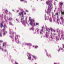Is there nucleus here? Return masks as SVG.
<instances>
[{
    "label": "nucleus",
    "instance_id": "f257e3e1",
    "mask_svg": "<svg viewBox=\"0 0 64 64\" xmlns=\"http://www.w3.org/2000/svg\"><path fill=\"white\" fill-rule=\"evenodd\" d=\"M46 3L47 5H49V6H48V9L47 13L48 14L49 12L50 13H51V10L50 9V8H51V7L52 6V4L50 3V2L49 1L46 2Z\"/></svg>",
    "mask_w": 64,
    "mask_h": 64
},
{
    "label": "nucleus",
    "instance_id": "f03ea898",
    "mask_svg": "<svg viewBox=\"0 0 64 64\" xmlns=\"http://www.w3.org/2000/svg\"><path fill=\"white\" fill-rule=\"evenodd\" d=\"M29 21H30V25H31L32 26H33V24H34V26H36V24L35 23V20L33 19H31V17H30L29 18Z\"/></svg>",
    "mask_w": 64,
    "mask_h": 64
},
{
    "label": "nucleus",
    "instance_id": "7ed1b4c3",
    "mask_svg": "<svg viewBox=\"0 0 64 64\" xmlns=\"http://www.w3.org/2000/svg\"><path fill=\"white\" fill-rule=\"evenodd\" d=\"M24 12L23 11L22 12H20L19 13V15L20 16H21L22 17L21 20V21H22V19H24V15H23V13H24Z\"/></svg>",
    "mask_w": 64,
    "mask_h": 64
},
{
    "label": "nucleus",
    "instance_id": "20e7f679",
    "mask_svg": "<svg viewBox=\"0 0 64 64\" xmlns=\"http://www.w3.org/2000/svg\"><path fill=\"white\" fill-rule=\"evenodd\" d=\"M4 23V22L2 21L1 23V26L0 25V27L1 28H2L3 26V24Z\"/></svg>",
    "mask_w": 64,
    "mask_h": 64
},
{
    "label": "nucleus",
    "instance_id": "39448f33",
    "mask_svg": "<svg viewBox=\"0 0 64 64\" xmlns=\"http://www.w3.org/2000/svg\"><path fill=\"white\" fill-rule=\"evenodd\" d=\"M61 38H63L62 39L64 40V34H62V35H61Z\"/></svg>",
    "mask_w": 64,
    "mask_h": 64
},
{
    "label": "nucleus",
    "instance_id": "423d86ee",
    "mask_svg": "<svg viewBox=\"0 0 64 64\" xmlns=\"http://www.w3.org/2000/svg\"><path fill=\"white\" fill-rule=\"evenodd\" d=\"M3 45L4 46H6V43L4 42V43H3Z\"/></svg>",
    "mask_w": 64,
    "mask_h": 64
},
{
    "label": "nucleus",
    "instance_id": "0eeeda50",
    "mask_svg": "<svg viewBox=\"0 0 64 64\" xmlns=\"http://www.w3.org/2000/svg\"><path fill=\"white\" fill-rule=\"evenodd\" d=\"M43 29L42 30H40V34H42V32H43Z\"/></svg>",
    "mask_w": 64,
    "mask_h": 64
},
{
    "label": "nucleus",
    "instance_id": "6e6552de",
    "mask_svg": "<svg viewBox=\"0 0 64 64\" xmlns=\"http://www.w3.org/2000/svg\"><path fill=\"white\" fill-rule=\"evenodd\" d=\"M28 59H29V60H31V57L30 56H28Z\"/></svg>",
    "mask_w": 64,
    "mask_h": 64
},
{
    "label": "nucleus",
    "instance_id": "1a4fd4ad",
    "mask_svg": "<svg viewBox=\"0 0 64 64\" xmlns=\"http://www.w3.org/2000/svg\"><path fill=\"white\" fill-rule=\"evenodd\" d=\"M48 30H49L48 31V32H50V29H49V28H48L47 29H46V31H48Z\"/></svg>",
    "mask_w": 64,
    "mask_h": 64
},
{
    "label": "nucleus",
    "instance_id": "9d476101",
    "mask_svg": "<svg viewBox=\"0 0 64 64\" xmlns=\"http://www.w3.org/2000/svg\"><path fill=\"white\" fill-rule=\"evenodd\" d=\"M55 15H57V17H58V12H57L55 14Z\"/></svg>",
    "mask_w": 64,
    "mask_h": 64
},
{
    "label": "nucleus",
    "instance_id": "9b49d317",
    "mask_svg": "<svg viewBox=\"0 0 64 64\" xmlns=\"http://www.w3.org/2000/svg\"><path fill=\"white\" fill-rule=\"evenodd\" d=\"M48 34H46V38H48Z\"/></svg>",
    "mask_w": 64,
    "mask_h": 64
},
{
    "label": "nucleus",
    "instance_id": "f8f14e48",
    "mask_svg": "<svg viewBox=\"0 0 64 64\" xmlns=\"http://www.w3.org/2000/svg\"><path fill=\"white\" fill-rule=\"evenodd\" d=\"M60 19L61 20H63V17L61 16L60 18Z\"/></svg>",
    "mask_w": 64,
    "mask_h": 64
},
{
    "label": "nucleus",
    "instance_id": "ddd939ff",
    "mask_svg": "<svg viewBox=\"0 0 64 64\" xmlns=\"http://www.w3.org/2000/svg\"><path fill=\"white\" fill-rule=\"evenodd\" d=\"M47 55L49 57H50V58H51V55H49V56H48V55L47 54Z\"/></svg>",
    "mask_w": 64,
    "mask_h": 64
},
{
    "label": "nucleus",
    "instance_id": "4468645a",
    "mask_svg": "<svg viewBox=\"0 0 64 64\" xmlns=\"http://www.w3.org/2000/svg\"><path fill=\"white\" fill-rule=\"evenodd\" d=\"M61 13H62V15H64V12H62V11H61Z\"/></svg>",
    "mask_w": 64,
    "mask_h": 64
},
{
    "label": "nucleus",
    "instance_id": "2eb2a0df",
    "mask_svg": "<svg viewBox=\"0 0 64 64\" xmlns=\"http://www.w3.org/2000/svg\"><path fill=\"white\" fill-rule=\"evenodd\" d=\"M60 4L62 6V5H63V2H60Z\"/></svg>",
    "mask_w": 64,
    "mask_h": 64
},
{
    "label": "nucleus",
    "instance_id": "dca6fc26",
    "mask_svg": "<svg viewBox=\"0 0 64 64\" xmlns=\"http://www.w3.org/2000/svg\"><path fill=\"white\" fill-rule=\"evenodd\" d=\"M4 33L3 34V35H5V32H4Z\"/></svg>",
    "mask_w": 64,
    "mask_h": 64
},
{
    "label": "nucleus",
    "instance_id": "f3484780",
    "mask_svg": "<svg viewBox=\"0 0 64 64\" xmlns=\"http://www.w3.org/2000/svg\"><path fill=\"white\" fill-rule=\"evenodd\" d=\"M1 49L2 50V51H3V48H2L0 46V49Z\"/></svg>",
    "mask_w": 64,
    "mask_h": 64
},
{
    "label": "nucleus",
    "instance_id": "a211bd4d",
    "mask_svg": "<svg viewBox=\"0 0 64 64\" xmlns=\"http://www.w3.org/2000/svg\"><path fill=\"white\" fill-rule=\"evenodd\" d=\"M5 12L6 13H7L8 12V10H6L5 11Z\"/></svg>",
    "mask_w": 64,
    "mask_h": 64
},
{
    "label": "nucleus",
    "instance_id": "6ab92c4d",
    "mask_svg": "<svg viewBox=\"0 0 64 64\" xmlns=\"http://www.w3.org/2000/svg\"><path fill=\"white\" fill-rule=\"evenodd\" d=\"M36 25H39V23H37V22H36Z\"/></svg>",
    "mask_w": 64,
    "mask_h": 64
},
{
    "label": "nucleus",
    "instance_id": "aec40b11",
    "mask_svg": "<svg viewBox=\"0 0 64 64\" xmlns=\"http://www.w3.org/2000/svg\"><path fill=\"white\" fill-rule=\"evenodd\" d=\"M2 34H1V33H0V37H2Z\"/></svg>",
    "mask_w": 64,
    "mask_h": 64
},
{
    "label": "nucleus",
    "instance_id": "412c9836",
    "mask_svg": "<svg viewBox=\"0 0 64 64\" xmlns=\"http://www.w3.org/2000/svg\"><path fill=\"white\" fill-rule=\"evenodd\" d=\"M25 45H29L30 44H25Z\"/></svg>",
    "mask_w": 64,
    "mask_h": 64
},
{
    "label": "nucleus",
    "instance_id": "4be33fe9",
    "mask_svg": "<svg viewBox=\"0 0 64 64\" xmlns=\"http://www.w3.org/2000/svg\"><path fill=\"white\" fill-rule=\"evenodd\" d=\"M3 41L2 40H0V43H2V42H3Z\"/></svg>",
    "mask_w": 64,
    "mask_h": 64
},
{
    "label": "nucleus",
    "instance_id": "5701e85b",
    "mask_svg": "<svg viewBox=\"0 0 64 64\" xmlns=\"http://www.w3.org/2000/svg\"><path fill=\"white\" fill-rule=\"evenodd\" d=\"M36 30H37V32H38V31H39V29L38 28H36Z\"/></svg>",
    "mask_w": 64,
    "mask_h": 64
},
{
    "label": "nucleus",
    "instance_id": "b1692460",
    "mask_svg": "<svg viewBox=\"0 0 64 64\" xmlns=\"http://www.w3.org/2000/svg\"><path fill=\"white\" fill-rule=\"evenodd\" d=\"M10 38H11L12 39H13V38L12 37V36H10Z\"/></svg>",
    "mask_w": 64,
    "mask_h": 64
},
{
    "label": "nucleus",
    "instance_id": "393cba45",
    "mask_svg": "<svg viewBox=\"0 0 64 64\" xmlns=\"http://www.w3.org/2000/svg\"><path fill=\"white\" fill-rule=\"evenodd\" d=\"M59 19H58L56 20V21H57V22H58V21H59Z\"/></svg>",
    "mask_w": 64,
    "mask_h": 64
},
{
    "label": "nucleus",
    "instance_id": "a878e982",
    "mask_svg": "<svg viewBox=\"0 0 64 64\" xmlns=\"http://www.w3.org/2000/svg\"><path fill=\"white\" fill-rule=\"evenodd\" d=\"M50 29L51 30V31H52V30H53V28H50Z\"/></svg>",
    "mask_w": 64,
    "mask_h": 64
},
{
    "label": "nucleus",
    "instance_id": "bb28decb",
    "mask_svg": "<svg viewBox=\"0 0 64 64\" xmlns=\"http://www.w3.org/2000/svg\"><path fill=\"white\" fill-rule=\"evenodd\" d=\"M38 48V46H36L35 47V48Z\"/></svg>",
    "mask_w": 64,
    "mask_h": 64
},
{
    "label": "nucleus",
    "instance_id": "cd10ccee",
    "mask_svg": "<svg viewBox=\"0 0 64 64\" xmlns=\"http://www.w3.org/2000/svg\"><path fill=\"white\" fill-rule=\"evenodd\" d=\"M50 22H52V20H51V19H50Z\"/></svg>",
    "mask_w": 64,
    "mask_h": 64
},
{
    "label": "nucleus",
    "instance_id": "c85d7f7f",
    "mask_svg": "<svg viewBox=\"0 0 64 64\" xmlns=\"http://www.w3.org/2000/svg\"><path fill=\"white\" fill-rule=\"evenodd\" d=\"M15 34V33L14 32H12V34Z\"/></svg>",
    "mask_w": 64,
    "mask_h": 64
},
{
    "label": "nucleus",
    "instance_id": "c756f323",
    "mask_svg": "<svg viewBox=\"0 0 64 64\" xmlns=\"http://www.w3.org/2000/svg\"><path fill=\"white\" fill-rule=\"evenodd\" d=\"M9 20H12V18H10L9 19Z\"/></svg>",
    "mask_w": 64,
    "mask_h": 64
},
{
    "label": "nucleus",
    "instance_id": "7c9ffc66",
    "mask_svg": "<svg viewBox=\"0 0 64 64\" xmlns=\"http://www.w3.org/2000/svg\"><path fill=\"white\" fill-rule=\"evenodd\" d=\"M58 36L59 37H60V34H58Z\"/></svg>",
    "mask_w": 64,
    "mask_h": 64
},
{
    "label": "nucleus",
    "instance_id": "2f4dec72",
    "mask_svg": "<svg viewBox=\"0 0 64 64\" xmlns=\"http://www.w3.org/2000/svg\"><path fill=\"white\" fill-rule=\"evenodd\" d=\"M20 0L21 2H22V1H24V0Z\"/></svg>",
    "mask_w": 64,
    "mask_h": 64
},
{
    "label": "nucleus",
    "instance_id": "473e14b6",
    "mask_svg": "<svg viewBox=\"0 0 64 64\" xmlns=\"http://www.w3.org/2000/svg\"><path fill=\"white\" fill-rule=\"evenodd\" d=\"M17 43H19V40H18L17 41H16Z\"/></svg>",
    "mask_w": 64,
    "mask_h": 64
},
{
    "label": "nucleus",
    "instance_id": "72a5a7b5",
    "mask_svg": "<svg viewBox=\"0 0 64 64\" xmlns=\"http://www.w3.org/2000/svg\"><path fill=\"white\" fill-rule=\"evenodd\" d=\"M33 57H34V58H36V56H33Z\"/></svg>",
    "mask_w": 64,
    "mask_h": 64
},
{
    "label": "nucleus",
    "instance_id": "f704fd0d",
    "mask_svg": "<svg viewBox=\"0 0 64 64\" xmlns=\"http://www.w3.org/2000/svg\"><path fill=\"white\" fill-rule=\"evenodd\" d=\"M19 10H18L17 11V13H18V12H19Z\"/></svg>",
    "mask_w": 64,
    "mask_h": 64
},
{
    "label": "nucleus",
    "instance_id": "c9c22d12",
    "mask_svg": "<svg viewBox=\"0 0 64 64\" xmlns=\"http://www.w3.org/2000/svg\"><path fill=\"white\" fill-rule=\"evenodd\" d=\"M10 25H12V24L11 22H10Z\"/></svg>",
    "mask_w": 64,
    "mask_h": 64
},
{
    "label": "nucleus",
    "instance_id": "e433bc0d",
    "mask_svg": "<svg viewBox=\"0 0 64 64\" xmlns=\"http://www.w3.org/2000/svg\"><path fill=\"white\" fill-rule=\"evenodd\" d=\"M33 30V29H32V28H30V30Z\"/></svg>",
    "mask_w": 64,
    "mask_h": 64
},
{
    "label": "nucleus",
    "instance_id": "4c0bfd02",
    "mask_svg": "<svg viewBox=\"0 0 64 64\" xmlns=\"http://www.w3.org/2000/svg\"><path fill=\"white\" fill-rule=\"evenodd\" d=\"M27 18H26V21H27Z\"/></svg>",
    "mask_w": 64,
    "mask_h": 64
},
{
    "label": "nucleus",
    "instance_id": "58836bf2",
    "mask_svg": "<svg viewBox=\"0 0 64 64\" xmlns=\"http://www.w3.org/2000/svg\"><path fill=\"white\" fill-rule=\"evenodd\" d=\"M63 48H64V44H63Z\"/></svg>",
    "mask_w": 64,
    "mask_h": 64
},
{
    "label": "nucleus",
    "instance_id": "ea45409f",
    "mask_svg": "<svg viewBox=\"0 0 64 64\" xmlns=\"http://www.w3.org/2000/svg\"><path fill=\"white\" fill-rule=\"evenodd\" d=\"M4 26L5 27V26H6V24H4Z\"/></svg>",
    "mask_w": 64,
    "mask_h": 64
},
{
    "label": "nucleus",
    "instance_id": "a19ab883",
    "mask_svg": "<svg viewBox=\"0 0 64 64\" xmlns=\"http://www.w3.org/2000/svg\"><path fill=\"white\" fill-rule=\"evenodd\" d=\"M60 48L61 49V50H63V48Z\"/></svg>",
    "mask_w": 64,
    "mask_h": 64
},
{
    "label": "nucleus",
    "instance_id": "79ce46f5",
    "mask_svg": "<svg viewBox=\"0 0 64 64\" xmlns=\"http://www.w3.org/2000/svg\"><path fill=\"white\" fill-rule=\"evenodd\" d=\"M23 22H24H24H25V20H23Z\"/></svg>",
    "mask_w": 64,
    "mask_h": 64
},
{
    "label": "nucleus",
    "instance_id": "37998d69",
    "mask_svg": "<svg viewBox=\"0 0 64 64\" xmlns=\"http://www.w3.org/2000/svg\"><path fill=\"white\" fill-rule=\"evenodd\" d=\"M24 15H26V13L25 12L24 13Z\"/></svg>",
    "mask_w": 64,
    "mask_h": 64
},
{
    "label": "nucleus",
    "instance_id": "c03bdc74",
    "mask_svg": "<svg viewBox=\"0 0 64 64\" xmlns=\"http://www.w3.org/2000/svg\"><path fill=\"white\" fill-rule=\"evenodd\" d=\"M54 35H56V34H54Z\"/></svg>",
    "mask_w": 64,
    "mask_h": 64
},
{
    "label": "nucleus",
    "instance_id": "a18cd8bd",
    "mask_svg": "<svg viewBox=\"0 0 64 64\" xmlns=\"http://www.w3.org/2000/svg\"><path fill=\"white\" fill-rule=\"evenodd\" d=\"M16 20L17 21H18V19H16Z\"/></svg>",
    "mask_w": 64,
    "mask_h": 64
},
{
    "label": "nucleus",
    "instance_id": "49530a36",
    "mask_svg": "<svg viewBox=\"0 0 64 64\" xmlns=\"http://www.w3.org/2000/svg\"><path fill=\"white\" fill-rule=\"evenodd\" d=\"M5 52H6V50H5Z\"/></svg>",
    "mask_w": 64,
    "mask_h": 64
},
{
    "label": "nucleus",
    "instance_id": "de8ad7c7",
    "mask_svg": "<svg viewBox=\"0 0 64 64\" xmlns=\"http://www.w3.org/2000/svg\"><path fill=\"white\" fill-rule=\"evenodd\" d=\"M54 64H57V63H54Z\"/></svg>",
    "mask_w": 64,
    "mask_h": 64
},
{
    "label": "nucleus",
    "instance_id": "09e8293b",
    "mask_svg": "<svg viewBox=\"0 0 64 64\" xmlns=\"http://www.w3.org/2000/svg\"><path fill=\"white\" fill-rule=\"evenodd\" d=\"M16 37L15 38L16 39Z\"/></svg>",
    "mask_w": 64,
    "mask_h": 64
},
{
    "label": "nucleus",
    "instance_id": "8fccbe9b",
    "mask_svg": "<svg viewBox=\"0 0 64 64\" xmlns=\"http://www.w3.org/2000/svg\"><path fill=\"white\" fill-rule=\"evenodd\" d=\"M16 64H18V63H16Z\"/></svg>",
    "mask_w": 64,
    "mask_h": 64
},
{
    "label": "nucleus",
    "instance_id": "3c124183",
    "mask_svg": "<svg viewBox=\"0 0 64 64\" xmlns=\"http://www.w3.org/2000/svg\"><path fill=\"white\" fill-rule=\"evenodd\" d=\"M42 29H43V27H42Z\"/></svg>",
    "mask_w": 64,
    "mask_h": 64
},
{
    "label": "nucleus",
    "instance_id": "603ef678",
    "mask_svg": "<svg viewBox=\"0 0 64 64\" xmlns=\"http://www.w3.org/2000/svg\"><path fill=\"white\" fill-rule=\"evenodd\" d=\"M51 38H52V37L51 36Z\"/></svg>",
    "mask_w": 64,
    "mask_h": 64
},
{
    "label": "nucleus",
    "instance_id": "864d4df0",
    "mask_svg": "<svg viewBox=\"0 0 64 64\" xmlns=\"http://www.w3.org/2000/svg\"><path fill=\"white\" fill-rule=\"evenodd\" d=\"M26 24H27V22H26Z\"/></svg>",
    "mask_w": 64,
    "mask_h": 64
},
{
    "label": "nucleus",
    "instance_id": "5fc2aeb1",
    "mask_svg": "<svg viewBox=\"0 0 64 64\" xmlns=\"http://www.w3.org/2000/svg\"><path fill=\"white\" fill-rule=\"evenodd\" d=\"M56 39H57L58 40H59V38H58V39H57V38Z\"/></svg>",
    "mask_w": 64,
    "mask_h": 64
},
{
    "label": "nucleus",
    "instance_id": "6e6d98bb",
    "mask_svg": "<svg viewBox=\"0 0 64 64\" xmlns=\"http://www.w3.org/2000/svg\"><path fill=\"white\" fill-rule=\"evenodd\" d=\"M54 12H55V10H54Z\"/></svg>",
    "mask_w": 64,
    "mask_h": 64
},
{
    "label": "nucleus",
    "instance_id": "4d7b16f0",
    "mask_svg": "<svg viewBox=\"0 0 64 64\" xmlns=\"http://www.w3.org/2000/svg\"><path fill=\"white\" fill-rule=\"evenodd\" d=\"M13 11H14V10H12Z\"/></svg>",
    "mask_w": 64,
    "mask_h": 64
},
{
    "label": "nucleus",
    "instance_id": "13d9d810",
    "mask_svg": "<svg viewBox=\"0 0 64 64\" xmlns=\"http://www.w3.org/2000/svg\"><path fill=\"white\" fill-rule=\"evenodd\" d=\"M51 34L52 35V33H51Z\"/></svg>",
    "mask_w": 64,
    "mask_h": 64
},
{
    "label": "nucleus",
    "instance_id": "bf43d9fd",
    "mask_svg": "<svg viewBox=\"0 0 64 64\" xmlns=\"http://www.w3.org/2000/svg\"><path fill=\"white\" fill-rule=\"evenodd\" d=\"M34 46H33V47H34Z\"/></svg>",
    "mask_w": 64,
    "mask_h": 64
},
{
    "label": "nucleus",
    "instance_id": "052dcab7",
    "mask_svg": "<svg viewBox=\"0 0 64 64\" xmlns=\"http://www.w3.org/2000/svg\"><path fill=\"white\" fill-rule=\"evenodd\" d=\"M6 32V33H7V32Z\"/></svg>",
    "mask_w": 64,
    "mask_h": 64
},
{
    "label": "nucleus",
    "instance_id": "680f3d73",
    "mask_svg": "<svg viewBox=\"0 0 64 64\" xmlns=\"http://www.w3.org/2000/svg\"><path fill=\"white\" fill-rule=\"evenodd\" d=\"M44 36V37H45V36Z\"/></svg>",
    "mask_w": 64,
    "mask_h": 64
},
{
    "label": "nucleus",
    "instance_id": "e2e57ef3",
    "mask_svg": "<svg viewBox=\"0 0 64 64\" xmlns=\"http://www.w3.org/2000/svg\"><path fill=\"white\" fill-rule=\"evenodd\" d=\"M13 37H14V35H13Z\"/></svg>",
    "mask_w": 64,
    "mask_h": 64
},
{
    "label": "nucleus",
    "instance_id": "0e129e2a",
    "mask_svg": "<svg viewBox=\"0 0 64 64\" xmlns=\"http://www.w3.org/2000/svg\"><path fill=\"white\" fill-rule=\"evenodd\" d=\"M35 60H36V59L35 58Z\"/></svg>",
    "mask_w": 64,
    "mask_h": 64
},
{
    "label": "nucleus",
    "instance_id": "69168bd1",
    "mask_svg": "<svg viewBox=\"0 0 64 64\" xmlns=\"http://www.w3.org/2000/svg\"><path fill=\"white\" fill-rule=\"evenodd\" d=\"M48 18H49V17H48Z\"/></svg>",
    "mask_w": 64,
    "mask_h": 64
},
{
    "label": "nucleus",
    "instance_id": "338daca9",
    "mask_svg": "<svg viewBox=\"0 0 64 64\" xmlns=\"http://www.w3.org/2000/svg\"><path fill=\"white\" fill-rule=\"evenodd\" d=\"M41 1H42V0H41Z\"/></svg>",
    "mask_w": 64,
    "mask_h": 64
},
{
    "label": "nucleus",
    "instance_id": "774afa93",
    "mask_svg": "<svg viewBox=\"0 0 64 64\" xmlns=\"http://www.w3.org/2000/svg\"><path fill=\"white\" fill-rule=\"evenodd\" d=\"M21 22H22V21H21Z\"/></svg>",
    "mask_w": 64,
    "mask_h": 64
}]
</instances>
